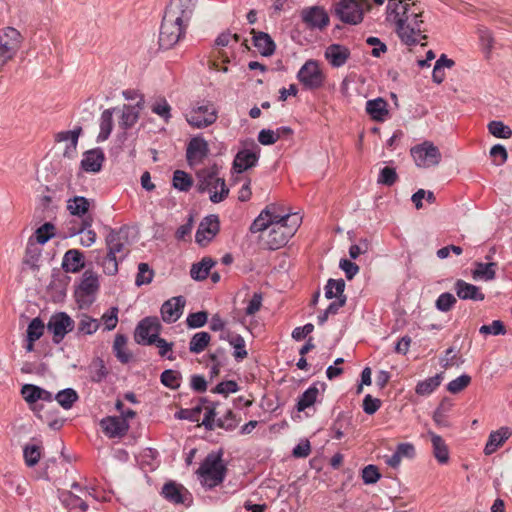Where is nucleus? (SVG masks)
Here are the masks:
<instances>
[{
    "label": "nucleus",
    "mask_w": 512,
    "mask_h": 512,
    "mask_svg": "<svg viewBox=\"0 0 512 512\" xmlns=\"http://www.w3.org/2000/svg\"><path fill=\"white\" fill-rule=\"evenodd\" d=\"M411 0H390L386 7V22L394 25L400 40L413 46L427 39L422 19V10Z\"/></svg>",
    "instance_id": "1"
},
{
    "label": "nucleus",
    "mask_w": 512,
    "mask_h": 512,
    "mask_svg": "<svg viewBox=\"0 0 512 512\" xmlns=\"http://www.w3.org/2000/svg\"><path fill=\"white\" fill-rule=\"evenodd\" d=\"M105 242L107 254L102 261L103 271L107 275H115L118 272V262L122 261L129 253L127 229L125 227L118 230L111 229Z\"/></svg>",
    "instance_id": "2"
},
{
    "label": "nucleus",
    "mask_w": 512,
    "mask_h": 512,
    "mask_svg": "<svg viewBox=\"0 0 512 512\" xmlns=\"http://www.w3.org/2000/svg\"><path fill=\"white\" fill-rule=\"evenodd\" d=\"M301 221L299 214L294 213L284 221L271 222L265 230L267 233L261 238L263 247L268 250H277L285 246L297 232Z\"/></svg>",
    "instance_id": "3"
},
{
    "label": "nucleus",
    "mask_w": 512,
    "mask_h": 512,
    "mask_svg": "<svg viewBox=\"0 0 512 512\" xmlns=\"http://www.w3.org/2000/svg\"><path fill=\"white\" fill-rule=\"evenodd\" d=\"M222 456V450L209 453L197 470L201 484L207 489H213L220 485L226 477L227 467Z\"/></svg>",
    "instance_id": "4"
},
{
    "label": "nucleus",
    "mask_w": 512,
    "mask_h": 512,
    "mask_svg": "<svg viewBox=\"0 0 512 512\" xmlns=\"http://www.w3.org/2000/svg\"><path fill=\"white\" fill-rule=\"evenodd\" d=\"M196 176L198 192L209 193L211 202L220 203L227 198L229 189L225 184V180L219 177L216 166L201 169L197 172Z\"/></svg>",
    "instance_id": "5"
},
{
    "label": "nucleus",
    "mask_w": 512,
    "mask_h": 512,
    "mask_svg": "<svg viewBox=\"0 0 512 512\" xmlns=\"http://www.w3.org/2000/svg\"><path fill=\"white\" fill-rule=\"evenodd\" d=\"M371 8L369 0H340L334 6V13L343 23L357 25Z\"/></svg>",
    "instance_id": "6"
},
{
    "label": "nucleus",
    "mask_w": 512,
    "mask_h": 512,
    "mask_svg": "<svg viewBox=\"0 0 512 512\" xmlns=\"http://www.w3.org/2000/svg\"><path fill=\"white\" fill-rule=\"evenodd\" d=\"M196 5L197 0H171L163 18L186 32Z\"/></svg>",
    "instance_id": "7"
},
{
    "label": "nucleus",
    "mask_w": 512,
    "mask_h": 512,
    "mask_svg": "<svg viewBox=\"0 0 512 512\" xmlns=\"http://www.w3.org/2000/svg\"><path fill=\"white\" fill-rule=\"evenodd\" d=\"M23 37L14 27L0 29V71L17 55L21 48Z\"/></svg>",
    "instance_id": "8"
},
{
    "label": "nucleus",
    "mask_w": 512,
    "mask_h": 512,
    "mask_svg": "<svg viewBox=\"0 0 512 512\" xmlns=\"http://www.w3.org/2000/svg\"><path fill=\"white\" fill-rule=\"evenodd\" d=\"M185 118L193 128L202 129L216 122L218 111L212 102L202 101L186 113Z\"/></svg>",
    "instance_id": "9"
},
{
    "label": "nucleus",
    "mask_w": 512,
    "mask_h": 512,
    "mask_svg": "<svg viewBox=\"0 0 512 512\" xmlns=\"http://www.w3.org/2000/svg\"><path fill=\"white\" fill-rule=\"evenodd\" d=\"M294 213H288L283 206L279 204L267 205L252 222L250 226L251 233L265 232L267 226L273 221H284L292 217Z\"/></svg>",
    "instance_id": "10"
},
{
    "label": "nucleus",
    "mask_w": 512,
    "mask_h": 512,
    "mask_svg": "<svg viewBox=\"0 0 512 512\" xmlns=\"http://www.w3.org/2000/svg\"><path fill=\"white\" fill-rule=\"evenodd\" d=\"M410 152L416 165L421 168L436 166L441 161L438 147L430 141L412 147Z\"/></svg>",
    "instance_id": "11"
},
{
    "label": "nucleus",
    "mask_w": 512,
    "mask_h": 512,
    "mask_svg": "<svg viewBox=\"0 0 512 512\" xmlns=\"http://www.w3.org/2000/svg\"><path fill=\"white\" fill-rule=\"evenodd\" d=\"M297 79L305 89L315 90L322 87L325 80V75L323 74L317 61L308 60L299 69L297 73Z\"/></svg>",
    "instance_id": "12"
},
{
    "label": "nucleus",
    "mask_w": 512,
    "mask_h": 512,
    "mask_svg": "<svg viewBox=\"0 0 512 512\" xmlns=\"http://www.w3.org/2000/svg\"><path fill=\"white\" fill-rule=\"evenodd\" d=\"M46 327L52 334L53 343L59 344L74 329L75 322L67 313L58 312L50 317Z\"/></svg>",
    "instance_id": "13"
},
{
    "label": "nucleus",
    "mask_w": 512,
    "mask_h": 512,
    "mask_svg": "<svg viewBox=\"0 0 512 512\" xmlns=\"http://www.w3.org/2000/svg\"><path fill=\"white\" fill-rule=\"evenodd\" d=\"M161 329L157 317H146L142 319L135 330V340L139 344L152 345L159 337Z\"/></svg>",
    "instance_id": "14"
},
{
    "label": "nucleus",
    "mask_w": 512,
    "mask_h": 512,
    "mask_svg": "<svg viewBox=\"0 0 512 512\" xmlns=\"http://www.w3.org/2000/svg\"><path fill=\"white\" fill-rule=\"evenodd\" d=\"M220 222L218 216L209 215L202 219L195 235V241L200 246H206L219 232Z\"/></svg>",
    "instance_id": "15"
},
{
    "label": "nucleus",
    "mask_w": 512,
    "mask_h": 512,
    "mask_svg": "<svg viewBox=\"0 0 512 512\" xmlns=\"http://www.w3.org/2000/svg\"><path fill=\"white\" fill-rule=\"evenodd\" d=\"M185 34L186 32L183 31V28H179L163 18L160 27L159 45L164 49H170L176 45Z\"/></svg>",
    "instance_id": "16"
},
{
    "label": "nucleus",
    "mask_w": 512,
    "mask_h": 512,
    "mask_svg": "<svg viewBox=\"0 0 512 512\" xmlns=\"http://www.w3.org/2000/svg\"><path fill=\"white\" fill-rule=\"evenodd\" d=\"M145 101L140 98L134 105H123L119 118V127L127 130L132 128L140 117V111L144 108Z\"/></svg>",
    "instance_id": "17"
},
{
    "label": "nucleus",
    "mask_w": 512,
    "mask_h": 512,
    "mask_svg": "<svg viewBox=\"0 0 512 512\" xmlns=\"http://www.w3.org/2000/svg\"><path fill=\"white\" fill-rule=\"evenodd\" d=\"M208 153V143L203 138L194 137L188 143L186 157L190 165L201 163Z\"/></svg>",
    "instance_id": "18"
},
{
    "label": "nucleus",
    "mask_w": 512,
    "mask_h": 512,
    "mask_svg": "<svg viewBox=\"0 0 512 512\" xmlns=\"http://www.w3.org/2000/svg\"><path fill=\"white\" fill-rule=\"evenodd\" d=\"M185 305V299L182 296L172 297L165 301L161 306V316L164 322L174 323L181 314Z\"/></svg>",
    "instance_id": "19"
},
{
    "label": "nucleus",
    "mask_w": 512,
    "mask_h": 512,
    "mask_svg": "<svg viewBox=\"0 0 512 512\" xmlns=\"http://www.w3.org/2000/svg\"><path fill=\"white\" fill-rule=\"evenodd\" d=\"M103 432L110 438L123 437L129 430V424L125 419L109 416L101 420Z\"/></svg>",
    "instance_id": "20"
},
{
    "label": "nucleus",
    "mask_w": 512,
    "mask_h": 512,
    "mask_svg": "<svg viewBox=\"0 0 512 512\" xmlns=\"http://www.w3.org/2000/svg\"><path fill=\"white\" fill-rule=\"evenodd\" d=\"M302 20L311 28L323 29L329 24V16L323 8L311 7L302 11Z\"/></svg>",
    "instance_id": "21"
},
{
    "label": "nucleus",
    "mask_w": 512,
    "mask_h": 512,
    "mask_svg": "<svg viewBox=\"0 0 512 512\" xmlns=\"http://www.w3.org/2000/svg\"><path fill=\"white\" fill-rule=\"evenodd\" d=\"M512 436L511 428L503 426L496 431H492L484 447V454L489 456L495 453Z\"/></svg>",
    "instance_id": "22"
},
{
    "label": "nucleus",
    "mask_w": 512,
    "mask_h": 512,
    "mask_svg": "<svg viewBox=\"0 0 512 512\" xmlns=\"http://www.w3.org/2000/svg\"><path fill=\"white\" fill-rule=\"evenodd\" d=\"M456 295L462 300L483 301L485 294L476 285L458 279L454 284Z\"/></svg>",
    "instance_id": "23"
},
{
    "label": "nucleus",
    "mask_w": 512,
    "mask_h": 512,
    "mask_svg": "<svg viewBox=\"0 0 512 512\" xmlns=\"http://www.w3.org/2000/svg\"><path fill=\"white\" fill-rule=\"evenodd\" d=\"M324 55L333 68H339L349 59L350 50L340 44H331L326 48Z\"/></svg>",
    "instance_id": "24"
},
{
    "label": "nucleus",
    "mask_w": 512,
    "mask_h": 512,
    "mask_svg": "<svg viewBox=\"0 0 512 512\" xmlns=\"http://www.w3.org/2000/svg\"><path fill=\"white\" fill-rule=\"evenodd\" d=\"M105 156L100 148L86 151L81 160V167L86 172L96 173L102 168Z\"/></svg>",
    "instance_id": "25"
},
{
    "label": "nucleus",
    "mask_w": 512,
    "mask_h": 512,
    "mask_svg": "<svg viewBox=\"0 0 512 512\" xmlns=\"http://www.w3.org/2000/svg\"><path fill=\"white\" fill-rule=\"evenodd\" d=\"M251 33L253 34V44L262 56L269 57L274 54L276 45L269 34L257 32L254 29L251 30Z\"/></svg>",
    "instance_id": "26"
},
{
    "label": "nucleus",
    "mask_w": 512,
    "mask_h": 512,
    "mask_svg": "<svg viewBox=\"0 0 512 512\" xmlns=\"http://www.w3.org/2000/svg\"><path fill=\"white\" fill-rule=\"evenodd\" d=\"M163 497L174 503L183 504L185 503L189 492L182 485L176 484L175 482H168L162 488Z\"/></svg>",
    "instance_id": "27"
},
{
    "label": "nucleus",
    "mask_w": 512,
    "mask_h": 512,
    "mask_svg": "<svg viewBox=\"0 0 512 512\" xmlns=\"http://www.w3.org/2000/svg\"><path fill=\"white\" fill-rule=\"evenodd\" d=\"M259 155L255 151L248 149L241 150L237 153L233 167L238 173L254 167L258 161Z\"/></svg>",
    "instance_id": "28"
},
{
    "label": "nucleus",
    "mask_w": 512,
    "mask_h": 512,
    "mask_svg": "<svg viewBox=\"0 0 512 512\" xmlns=\"http://www.w3.org/2000/svg\"><path fill=\"white\" fill-rule=\"evenodd\" d=\"M428 435L431 439L432 451H433V455L436 458V460L440 464L448 463L449 449H448V446L445 443L444 439L431 430L428 431Z\"/></svg>",
    "instance_id": "29"
},
{
    "label": "nucleus",
    "mask_w": 512,
    "mask_h": 512,
    "mask_svg": "<svg viewBox=\"0 0 512 512\" xmlns=\"http://www.w3.org/2000/svg\"><path fill=\"white\" fill-rule=\"evenodd\" d=\"M86 370L90 381L93 383H101L109 374V369L100 357L93 358Z\"/></svg>",
    "instance_id": "30"
},
{
    "label": "nucleus",
    "mask_w": 512,
    "mask_h": 512,
    "mask_svg": "<svg viewBox=\"0 0 512 512\" xmlns=\"http://www.w3.org/2000/svg\"><path fill=\"white\" fill-rule=\"evenodd\" d=\"M366 112L369 116L378 122L386 119L388 111V103L383 98H376L366 102Z\"/></svg>",
    "instance_id": "31"
},
{
    "label": "nucleus",
    "mask_w": 512,
    "mask_h": 512,
    "mask_svg": "<svg viewBox=\"0 0 512 512\" xmlns=\"http://www.w3.org/2000/svg\"><path fill=\"white\" fill-rule=\"evenodd\" d=\"M62 267L66 272H79L84 267L83 254L76 249L68 250L63 257Z\"/></svg>",
    "instance_id": "32"
},
{
    "label": "nucleus",
    "mask_w": 512,
    "mask_h": 512,
    "mask_svg": "<svg viewBox=\"0 0 512 512\" xmlns=\"http://www.w3.org/2000/svg\"><path fill=\"white\" fill-rule=\"evenodd\" d=\"M497 263L495 262H475L472 270L474 280L492 281L496 277Z\"/></svg>",
    "instance_id": "33"
},
{
    "label": "nucleus",
    "mask_w": 512,
    "mask_h": 512,
    "mask_svg": "<svg viewBox=\"0 0 512 512\" xmlns=\"http://www.w3.org/2000/svg\"><path fill=\"white\" fill-rule=\"evenodd\" d=\"M98 289V276L90 270L85 271L79 284L77 293L80 295L89 296L95 294Z\"/></svg>",
    "instance_id": "34"
},
{
    "label": "nucleus",
    "mask_w": 512,
    "mask_h": 512,
    "mask_svg": "<svg viewBox=\"0 0 512 512\" xmlns=\"http://www.w3.org/2000/svg\"><path fill=\"white\" fill-rule=\"evenodd\" d=\"M37 244L32 238L29 239L22 261L24 266L32 270H38L39 268L38 262L41 257V249Z\"/></svg>",
    "instance_id": "35"
},
{
    "label": "nucleus",
    "mask_w": 512,
    "mask_h": 512,
    "mask_svg": "<svg viewBox=\"0 0 512 512\" xmlns=\"http://www.w3.org/2000/svg\"><path fill=\"white\" fill-rule=\"evenodd\" d=\"M116 108H109L102 112L100 118V132L97 136V141L102 142L109 138L113 130V113Z\"/></svg>",
    "instance_id": "36"
},
{
    "label": "nucleus",
    "mask_w": 512,
    "mask_h": 512,
    "mask_svg": "<svg viewBox=\"0 0 512 512\" xmlns=\"http://www.w3.org/2000/svg\"><path fill=\"white\" fill-rule=\"evenodd\" d=\"M214 265L215 261L212 258L204 257L200 262L192 265L190 275L194 280H205Z\"/></svg>",
    "instance_id": "37"
},
{
    "label": "nucleus",
    "mask_w": 512,
    "mask_h": 512,
    "mask_svg": "<svg viewBox=\"0 0 512 512\" xmlns=\"http://www.w3.org/2000/svg\"><path fill=\"white\" fill-rule=\"evenodd\" d=\"M443 376L441 373L418 382L415 393L419 396H428L433 393L441 384Z\"/></svg>",
    "instance_id": "38"
},
{
    "label": "nucleus",
    "mask_w": 512,
    "mask_h": 512,
    "mask_svg": "<svg viewBox=\"0 0 512 512\" xmlns=\"http://www.w3.org/2000/svg\"><path fill=\"white\" fill-rule=\"evenodd\" d=\"M319 395V389L317 384H312L307 390H305L298 398L296 408L299 412L311 407L316 401Z\"/></svg>",
    "instance_id": "39"
},
{
    "label": "nucleus",
    "mask_w": 512,
    "mask_h": 512,
    "mask_svg": "<svg viewBox=\"0 0 512 512\" xmlns=\"http://www.w3.org/2000/svg\"><path fill=\"white\" fill-rule=\"evenodd\" d=\"M92 219L86 218L83 219L81 226L77 233L81 234L80 243L84 247L92 246L97 238L96 232L91 229Z\"/></svg>",
    "instance_id": "40"
},
{
    "label": "nucleus",
    "mask_w": 512,
    "mask_h": 512,
    "mask_svg": "<svg viewBox=\"0 0 512 512\" xmlns=\"http://www.w3.org/2000/svg\"><path fill=\"white\" fill-rule=\"evenodd\" d=\"M127 337L123 334H117L113 343V351L116 358L121 363H128L131 359V354L126 349Z\"/></svg>",
    "instance_id": "41"
},
{
    "label": "nucleus",
    "mask_w": 512,
    "mask_h": 512,
    "mask_svg": "<svg viewBox=\"0 0 512 512\" xmlns=\"http://www.w3.org/2000/svg\"><path fill=\"white\" fill-rule=\"evenodd\" d=\"M90 203L88 199L83 196H75L67 201L68 211L75 216L82 217L89 210Z\"/></svg>",
    "instance_id": "42"
},
{
    "label": "nucleus",
    "mask_w": 512,
    "mask_h": 512,
    "mask_svg": "<svg viewBox=\"0 0 512 512\" xmlns=\"http://www.w3.org/2000/svg\"><path fill=\"white\" fill-rule=\"evenodd\" d=\"M42 455V446L40 444H26L23 448V458L28 467H34L38 464Z\"/></svg>",
    "instance_id": "43"
},
{
    "label": "nucleus",
    "mask_w": 512,
    "mask_h": 512,
    "mask_svg": "<svg viewBox=\"0 0 512 512\" xmlns=\"http://www.w3.org/2000/svg\"><path fill=\"white\" fill-rule=\"evenodd\" d=\"M211 340L208 332H198L193 335L189 343V350L192 353L199 354L205 350Z\"/></svg>",
    "instance_id": "44"
},
{
    "label": "nucleus",
    "mask_w": 512,
    "mask_h": 512,
    "mask_svg": "<svg viewBox=\"0 0 512 512\" xmlns=\"http://www.w3.org/2000/svg\"><path fill=\"white\" fill-rule=\"evenodd\" d=\"M54 398L62 408L68 410L79 399V396L74 389L66 388L59 391Z\"/></svg>",
    "instance_id": "45"
},
{
    "label": "nucleus",
    "mask_w": 512,
    "mask_h": 512,
    "mask_svg": "<svg viewBox=\"0 0 512 512\" xmlns=\"http://www.w3.org/2000/svg\"><path fill=\"white\" fill-rule=\"evenodd\" d=\"M345 282L343 279H329L325 286V297L327 299L346 297L344 295Z\"/></svg>",
    "instance_id": "46"
},
{
    "label": "nucleus",
    "mask_w": 512,
    "mask_h": 512,
    "mask_svg": "<svg viewBox=\"0 0 512 512\" xmlns=\"http://www.w3.org/2000/svg\"><path fill=\"white\" fill-rule=\"evenodd\" d=\"M173 187L179 191L187 192L193 185L191 176L182 171L176 170L173 174Z\"/></svg>",
    "instance_id": "47"
},
{
    "label": "nucleus",
    "mask_w": 512,
    "mask_h": 512,
    "mask_svg": "<svg viewBox=\"0 0 512 512\" xmlns=\"http://www.w3.org/2000/svg\"><path fill=\"white\" fill-rule=\"evenodd\" d=\"M99 322L88 315H82L77 326V331L80 334L91 335L99 328Z\"/></svg>",
    "instance_id": "48"
},
{
    "label": "nucleus",
    "mask_w": 512,
    "mask_h": 512,
    "mask_svg": "<svg viewBox=\"0 0 512 512\" xmlns=\"http://www.w3.org/2000/svg\"><path fill=\"white\" fill-rule=\"evenodd\" d=\"M229 343L234 348L233 356L237 361L245 359L248 355L245 340L242 336L235 334L229 337Z\"/></svg>",
    "instance_id": "49"
},
{
    "label": "nucleus",
    "mask_w": 512,
    "mask_h": 512,
    "mask_svg": "<svg viewBox=\"0 0 512 512\" xmlns=\"http://www.w3.org/2000/svg\"><path fill=\"white\" fill-rule=\"evenodd\" d=\"M181 379V373L172 369L163 371L160 376L161 383L170 389L179 388Z\"/></svg>",
    "instance_id": "50"
},
{
    "label": "nucleus",
    "mask_w": 512,
    "mask_h": 512,
    "mask_svg": "<svg viewBox=\"0 0 512 512\" xmlns=\"http://www.w3.org/2000/svg\"><path fill=\"white\" fill-rule=\"evenodd\" d=\"M478 35L481 49L484 52L485 57L489 59L494 47V38L491 32L486 28L479 29Z\"/></svg>",
    "instance_id": "51"
},
{
    "label": "nucleus",
    "mask_w": 512,
    "mask_h": 512,
    "mask_svg": "<svg viewBox=\"0 0 512 512\" xmlns=\"http://www.w3.org/2000/svg\"><path fill=\"white\" fill-rule=\"evenodd\" d=\"M45 328L47 327L39 317L32 319L27 327V338L31 341L39 340L43 336Z\"/></svg>",
    "instance_id": "52"
},
{
    "label": "nucleus",
    "mask_w": 512,
    "mask_h": 512,
    "mask_svg": "<svg viewBox=\"0 0 512 512\" xmlns=\"http://www.w3.org/2000/svg\"><path fill=\"white\" fill-rule=\"evenodd\" d=\"M55 227L52 223L46 222L35 231V241L38 244H45L54 236Z\"/></svg>",
    "instance_id": "53"
},
{
    "label": "nucleus",
    "mask_w": 512,
    "mask_h": 512,
    "mask_svg": "<svg viewBox=\"0 0 512 512\" xmlns=\"http://www.w3.org/2000/svg\"><path fill=\"white\" fill-rule=\"evenodd\" d=\"M81 132H82V128L81 127H77L74 130H70V131L58 132L55 135V141L56 142L69 141L71 147L75 150Z\"/></svg>",
    "instance_id": "54"
},
{
    "label": "nucleus",
    "mask_w": 512,
    "mask_h": 512,
    "mask_svg": "<svg viewBox=\"0 0 512 512\" xmlns=\"http://www.w3.org/2000/svg\"><path fill=\"white\" fill-rule=\"evenodd\" d=\"M154 271L149 267L147 263H140L138 265V273L136 275L135 284L142 286L152 282Z\"/></svg>",
    "instance_id": "55"
},
{
    "label": "nucleus",
    "mask_w": 512,
    "mask_h": 512,
    "mask_svg": "<svg viewBox=\"0 0 512 512\" xmlns=\"http://www.w3.org/2000/svg\"><path fill=\"white\" fill-rule=\"evenodd\" d=\"M202 410V405L197 404L193 408L179 410L175 413V418L180 420H189L191 422H199Z\"/></svg>",
    "instance_id": "56"
},
{
    "label": "nucleus",
    "mask_w": 512,
    "mask_h": 512,
    "mask_svg": "<svg viewBox=\"0 0 512 512\" xmlns=\"http://www.w3.org/2000/svg\"><path fill=\"white\" fill-rule=\"evenodd\" d=\"M471 380V376L468 374H462L447 384V390L452 394H458L469 386Z\"/></svg>",
    "instance_id": "57"
},
{
    "label": "nucleus",
    "mask_w": 512,
    "mask_h": 512,
    "mask_svg": "<svg viewBox=\"0 0 512 512\" xmlns=\"http://www.w3.org/2000/svg\"><path fill=\"white\" fill-rule=\"evenodd\" d=\"M488 130L497 138L508 139L512 135L511 129L501 121H491L488 124Z\"/></svg>",
    "instance_id": "58"
},
{
    "label": "nucleus",
    "mask_w": 512,
    "mask_h": 512,
    "mask_svg": "<svg viewBox=\"0 0 512 512\" xmlns=\"http://www.w3.org/2000/svg\"><path fill=\"white\" fill-rule=\"evenodd\" d=\"M456 302V297L453 294L445 292L438 296L435 306L441 312H448L454 307Z\"/></svg>",
    "instance_id": "59"
},
{
    "label": "nucleus",
    "mask_w": 512,
    "mask_h": 512,
    "mask_svg": "<svg viewBox=\"0 0 512 512\" xmlns=\"http://www.w3.org/2000/svg\"><path fill=\"white\" fill-rule=\"evenodd\" d=\"M151 110L153 113L163 118L165 122H168L171 118V106L164 98H160L153 103Z\"/></svg>",
    "instance_id": "60"
},
{
    "label": "nucleus",
    "mask_w": 512,
    "mask_h": 512,
    "mask_svg": "<svg viewBox=\"0 0 512 512\" xmlns=\"http://www.w3.org/2000/svg\"><path fill=\"white\" fill-rule=\"evenodd\" d=\"M398 180L396 170L391 167H384L380 170L377 182L385 186H392Z\"/></svg>",
    "instance_id": "61"
},
{
    "label": "nucleus",
    "mask_w": 512,
    "mask_h": 512,
    "mask_svg": "<svg viewBox=\"0 0 512 512\" xmlns=\"http://www.w3.org/2000/svg\"><path fill=\"white\" fill-rule=\"evenodd\" d=\"M39 386L25 384L21 388V395L28 404H35L39 401Z\"/></svg>",
    "instance_id": "62"
},
{
    "label": "nucleus",
    "mask_w": 512,
    "mask_h": 512,
    "mask_svg": "<svg viewBox=\"0 0 512 512\" xmlns=\"http://www.w3.org/2000/svg\"><path fill=\"white\" fill-rule=\"evenodd\" d=\"M479 332L483 335H504L506 333V328L502 321L494 320L489 325H482Z\"/></svg>",
    "instance_id": "63"
},
{
    "label": "nucleus",
    "mask_w": 512,
    "mask_h": 512,
    "mask_svg": "<svg viewBox=\"0 0 512 512\" xmlns=\"http://www.w3.org/2000/svg\"><path fill=\"white\" fill-rule=\"evenodd\" d=\"M238 424L232 410H227L222 417L217 418L216 426L225 430H233Z\"/></svg>",
    "instance_id": "64"
}]
</instances>
